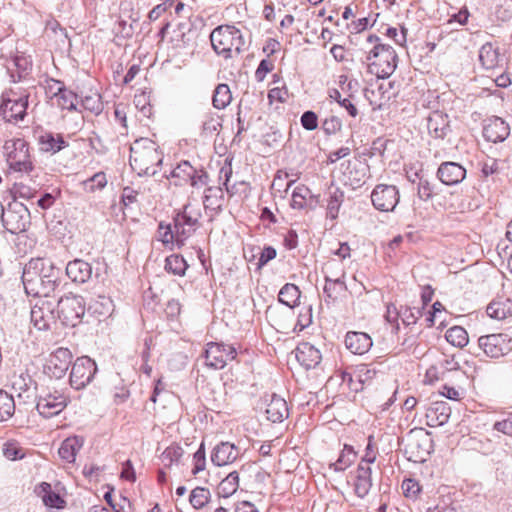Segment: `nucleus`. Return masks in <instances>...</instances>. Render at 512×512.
<instances>
[{"mask_svg":"<svg viewBox=\"0 0 512 512\" xmlns=\"http://www.w3.org/2000/svg\"><path fill=\"white\" fill-rule=\"evenodd\" d=\"M69 403L70 397L65 390L45 387L37 396L36 409L41 416L51 418L64 411Z\"/></svg>","mask_w":512,"mask_h":512,"instance_id":"6","label":"nucleus"},{"mask_svg":"<svg viewBox=\"0 0 512 512\" xmlns=\"http://www.w3.org/2000/svg\"><path fill=\"white\" fill-rule=\"evenodd\" d=\"M428 133L434 139H445L451 132L450 120L446 113L432 111L427 118Z\"/></svg>","mask_w":512,"mask_h":512,"instance_id":"20","label":"nucleus"},{"mask_svg":"<svg viewBox=\"0 0 512 512\" xmlns=\"http://www.w3.org/2000/svg\"><path fill=\"white\" fill-rule=\"evenodd\" d=\"M329 97L338 102V104L343 107L347 113L351 117H356L358 115V109L352 103L350 98H342L341 93L337 89L329 90Z\"/></svg>","mask_w":512,"mask_h":512,"instance_id":"53","label":"nucleus"},{"mask_svg":"<svg viewBox=\"0 0 512 512\" xmlns=\"http://www.w3.org/2000/svg\"><path fill=\"white\" fill-rule=\"evenodd\" d=\"M97 371L96 363L89 357L77 358L70 373V384L79 390L91 382Z\"/></svg>","mask_w":512,"mask_h":512,"instance_id":"14","label":"nucleus"},{"mask_svg":"<svg viewBox=\"0 0 512 512\" xmlns=\"http://www.w3.org/2000/svg\"><path fill=\"white\" fill-rule=\"evenodd\" d=\"M486 313L490 318L502 320L512 315V300L508 298H497L491 301L487 308Z\"/></svg>","mask_w":512,"mask_h":512,"instance_id":"35","label":"nucleus"},{"mask_svg":"<svg viewBox=\"0 0 512 512\" xmlns=\"http://www.w3.org/2000/svg\"><path fill=\"white\" fill-rule=\"evenodd\" d=\"M344 200V192L336 188L330 195L327 204V217L330 219H336L339 213V209Z\"/></svg>","mask_w":512,"mask_h":512,"instance_id":"50","label":"nucleus"},{"mask_svg":"<svg viewBox=\"0 0 512 512\" xmlns=\"http://www.w3.org/2000/svg\"><path fill=\"white\" fill-rule=\"evenodd\" d=\"M301 296L299 287L292 283H286L279 291L278 300L289 308L298 305Z\"/></svg>","mask_w":512,"mask_h":512,"instance_id":"37","label":"nucleus"},{"mask_svg":"<svg viewBox=\"0 0 512 512\" xmlns=\"http://www.w3.org/2000/svg\"><path fill=\"white\" fill-rule=\"evenodd\" d=\"M239 487V475L237 471L230 472L218 486V495L228 498L233 495Z\"/></svg>","mask_w":512,"mask_h":512,"instance_id":"42","label":"nucleus"},{"mask_svg":"<svg viewBox=\"0 0 512 512\" xmlns=\"http://www.w3.org/2000/svg\"><path fill=\"white\" fill-rule=\"evenodd\" d=\"M478 347L490 358L498 359L512 351V337L506 333H494L478 338Z\"/></svg>","mask_w":512,"mask_h":512,"instance_id":"10","label":"nucleus"},{"mask_svg":"<svg viewBox=\"0 0 512 512\" xmlns=\"http://www.w3.org/2000/svg\"><path fill=\"white\" fill-rule=\"evenodd\" d=\"M171 174L172 177L189 182L190 178L195 175V168L188 161H183L173 169Z\"/></svg>","mask_w":512,"mask_h":512,"instance_id":"55","label":"nucleus"},{"mask_svg":"<svg viewBox=\"0 0 512 512\" xmlns=\"http://www.w3.org/2000/svg\"><path fill=\"white\" fill-rule=\"evenodd\" d=\"M342 128V121L337 116H329L322 121L321 129L327 136H331L339 132Z\"/></svg>","mask_w":512,"mask_h":512,"instance_id":"57","label":"nucleus"},{"mask_svg":"<svg viewBox=\"0 0 512 512\" xmlns=\"http://www.w3.org/2000/svg\"><path fill=\"white\" fill-rule=\"evenodd\" d=\"M86 311L85 299L80 295L68 294L58 302V317L63 325L76 327L82 322Z\"/></svg>","mask_w":512,"mask_h":512,"instance_id":"8","label":"nucleus"},{"mask_svg":"<svg viewBox=\"0 0 512 512\" xmlns=\"http://www.w3.org/2000/svg\"><path fill=\"white\" fill-rule=\"evenodd\" d=\"M108 183L107 176L104 172H97L92 177L81 182L82 189L85 193L95 194L102 191Z\"/></svg>","mask_w":512,"mask_h":512,"instance_id":"40","label":"nucleus"},{"mask_svg":"<svg viewBox=\"0 0 512 512\" xmlns=\"http://www.w3.org/2000/svg\"><path fill=\"white\" fill-rule=\"evenodd\" d=\"M190 205L186 204L182 211L176 213L173 218V227L176 233V243L178 246L184 244L199 227L200 212H192L189 210Z\"/></svg>","mask_w":512,"mask_h":512,"instance_id":"11","label":"nucleus"},{"mask_svg":"<svg viewBox=\"0 0 512 512\" xmlns=\"http://www.w3.org/2000/svg\"><path fill=\"white\" fill-rule=\"evenodd\" d=\"M82 446V438L77 436L68 437L62 442L58 453L63 460L72 463L75 461L76 455L80 451Z\"/></svg>","mask_w":512,"mask_h":512,"instance_id":"36","label":"nucleus"},{"mask_svg":"<svg viewBox=\"0 0 512 512\" xmlns=\"http://www.w3.org/2000/svg\"><path fill=\"white\" fill-rule=\"evenodd\" d=\"M451 415V408L445 401H435L426 410L427 424L431 427L446 424Z\"/></svg>","mask_w":512,"mask_h":512,"instance_id":"26","label":"nucleus"},{"mask_svg":"<svg viewBox=\"0 0 512 512\" xmlns=\"http://www.w3.org/2000/svg\"><path fill=\"white\" fill-rule=\"evenodd\" d=\"M210 498L211 493L208 488L196 487L190 493L189 502L194 509L200 510L208 504Z\"/></svg>","mask_w":512,"mask_h":512,"instance_id":"47","label":"nucleus"},{"mask_svg":"<svg viewBox=\"0 0 512 512\" xmlns=\"http://www.w3.org/2000/svg\"><path fill=\"white\" fill-rule=\"evenodd\" d=\"M354 486L355 493L360 498H364L369 493L372 487V469L370 465L358 464Z\"/></svg>","mask_w":512,"mask_h":512,"instance_id":"29","label":"nucleus"},{"mask_svg":"<svg viewBox=\"0 0 512 512\" xmlns=\"http://www.w3.org/2000/svg\"><path fill=\"white\" fill-rule=\"evenodd\" d=\"M67 276L75 283H85L92 276L91 265L81 259L70 261L66 266Z\"/></svg>","mask_w":512,"mask_h":512,"instance_id":"28","label":"nucleus"},{"mask_svg":"<svg viewBox=\"0 0 512 512\" xmlns=\"http://www.w3.org/2000/svg\"><path fill=\"white\" fill-rule=\"evenodd\" d=\"M436 176L443 184L452 186L465 179L466 169L460 163L447 161L440 164Z\"/></svg>","mask_w":512,"mask_h":512,"instance_id":"18","label":"nucleus"},{"mask_svg":"<svg viewBox=\"0 0 512 512\" xmlns=\"http://www.w3.org/2000/svg\"><path fill=\"white\" fill-rule=\"evenodd\" d=\"M310 189L304 185L297 186L291 199V207L293 209H303L306 206V199L310 195Z\"/></svg>","mask_w":512,"mask_h":512,"instance_id":"51","label":"nucleus"},{"mask_svg":"<svg viewBox=\"0 0 512 512\" xmlns=\"http://www.w3.org/2000/svg\"><path fill=\"white\" fill-rule=\"evenodd\" d=\"M401 488L403 490L405 497L407 498H416L421 491L419 483L411 478L405 479L402 482Z\"/></svg>","mask_w":512,"mask_h":512,"instance_id":"59","label":"nucleus"},{"mask_svg":"<svg viewBox=\"0 0 512 512\" xmlns=\"http://www.w3.org/2000/svg\"><path fill=\"white\" fill-rule=\"evenodd\" d=\"M54 86L56 91L52 96L53 103L63 110H74L78 101L77 95L71 90L66 89L59 81H53V85L49 87V90L51 91Z\"/></svg>","mask_w":512,"mask_h":512,"instance_id":"25","label":"nucleus"},{"mask_svg":"<svg viewBox=\"0 0 512 512\" xmlns=\"http://www.w3.org/2000/svg\"><path fill=\"white\" fill-rule=\"evenodd\" d=\"M501 56L497 47L492 43L483 44L479 50V61L483 68L490 70L498 67L501 62Z\"/></svg>","mask_w":512,"mask_h":512,"instance_id":"33","label":"nucleus"},{"mask_svg":"<svg viewBox=\"0 0 512 512\" xmlns=\"http://www.w3.org/2000/svg\"><path fill=\"white\" fill-rule=\"evenodd\" d=\"M371 202L380 212H393L399 203L400 192L395 185L378 184L371 192Z\"/></svg>","mask_w":512,"mask_h":512,"instance_id":"13","label":"nucleus"},{"mask_svg":"<svg viewBox=\"0 0 512 512\" xmlns=\"http://www.w3.org/2000/svg\"><path fill=\"white\" fill-rule=\"evenodd\" d=\"M194 467L192 469V474L197 475L202 472L206 467V452H205V444L202 442L198 448V450L193 455Z\"/></svg>","mask_w":512,"mask_h":512,"instance_id":"58","label":"nucleus"},{"mask_svg":"<svg viewBox=\"0 0 512 512\" xmlns=\"http://www.w3.org/2000/svg\"><path fill=\"white\" fill-rule=\"evenodd\" d=\"M44 260L36 259L30 261L23 271V284L28 295L47 298L56 288V279L52 274H41L39 271L43 269Z\"/></svg>","mask_w":512,"mask_h":512,"instance_id":"2","label":"nucleus"},{"mask_svg":"<svg viewBox=\"0 0 512 512\" xmlns=\"http://www.w3.org/2000/svg\"><path fill=\"white\" fill-rule=\"evenodd\" d=\"M28 96L16 99L4 98L0 105V115L7 122L22 120L26 115Z\"/></svg>","mask_w":512,"mask_h":512,"instance_id":"16","label":"nucleus"},{"mask_svg":"<svg viewBox=\"0 0 512 512\" xmlns=\"http://www.w3.org/2000/svg\"><path fill=\"white\" fill-rule=\"evenodd\" d=\"M203 356L207 367L220 370L236 358L237 351L230 344L209 342L206 344Z\"/></svg>","mask_w":512,"mask_h":512,"instance_id":"9","label":"nucleus"},{"mask_svg":"<svg viewBox=\"0 0 512 512\" xmlns=\"http://www.w3.org/2000/svg\"><path fill=\"white\" fill-rule=\"evenodd\" d=\"M238 457L237 447L230 442L217 444L211 452V462L216 466H225L234 462Z\"/></svg>","mask_w":512,"mask_h":512,"instance_id":"24","label":"nucleus"},{"mask_svg":"<svg viewBox=\"0 0 512 512\" xmlns=\"http://www.w3.org/2000/svg\"><path fill=\"white\" fill-rule=\"evenodd\" d=\"M345 271L343 268L340 269L339 276L332 278L329 275H325V285L323 293L325 295V301H335L339 295L347 291V285L345 282Z\"/></svg>","mask_w":512,"mask_h":512,"instance_id":"27","label":"nucleus"},{"mask_svg":"<svg viewBox=\"0 0 512 512\" xmlns=\"http://www.w3.org/2000/svg\"><path fill=\"white\" fill-rule=\"evenodd\" d=\"M30 213L26 207L20 205L18 207L9 208L5 212L3 223L6 229L12 234L25 232L29 225Z\"/></svg>","mask_w":512,"mask_h":512,"instance_id":"15","label":"nucleus"},{"mask_svg":"<svg viewBox=\"0 0 512 512\" xmlns=\"http://www.w3.org/2000/svg\"><path fill=\"white\" fill-rule=\"evenodd\" d=\"M232 101V93L227 84H218L213 92L212 104L213 107L222 110L225 109Z\"/></svg>","mask_w":512,"mask_h":512,"instance_id":"39","label":"nucleus"},{"mask_svg":"<svg viewBox=\"0 0 512 512\" xmlns=\"http://www.w3.org/2000/svg\"><path fill=\"white\" fill-rule=\"evenodd\" d=\"M44 36L56 45L64 44L67 39L66 30L62 28L56 20H51L46 23Z\"/></svg>","mask_w":512,"mask_h":512,"instance_id":"41","label":"nucleus"},{"mask_svg":"<svg viewBox=\"0 0 512 512\" xmlns=\"http://www.w3.org/2000/svg\"><path fill=\"white\" fill-rule=\"evenodd\" d=\"M213 50L225 59L233 57V52L239 55L245 45L241 31L235 26L221 25L210 34Z\"/></svg>","mask_w":512,"mask_h":512,"instance_id":"3","label":"nucleus"},{"mask_svg":"<svg viewBox=\"0 0 512 512\" xmlns=\"http://www.w3.org/2000/svg\"><path fill=\"white\" fill-rule=\"evenodd\" d=\"M421 316L419 309H414L408 306H401L399 309V318L405 326L413 325Z\"/></svg>","mask_w":512,"mask_h":512,"instance_id":"56","label":"nucleus"},{"mask_svg":"<svg viewBox=\"0 0 512 512\" xmlns=\"http://www.w3.org/2000/svg\"><path fill=\"white\" fill-rule=\"evenodd\" d=\"M301 125L308 131H313L318 127L317 114L311 110L305 111L300 118Z\"/></svg>","mask_w":512,"mask_h":512,"instance_id":"60","label":"nucleus"},{"mask_svg":"<svg viewBox=\"0 0 512 512\" xmlns=\"http://www.w3.org/2000/svg\"><path fill=\"white\" fill-rule=\"evenodd\" d=\"M340 378H341L342 383L347 384L348 388L351 391L359 392L362 390V386H359L358 380L356 379L355 371L352 373V372L343 370L340 372Z\"/></svg>","mask_w":512,"mask_h":512,"instance_id":"63","label":"nucleus"},{"mask_svg":"<svg viewBox=\"0 0 512 512\" xmlns=\"http://www.w3.org/2000/svg\"><path fill=\"white\" fill-rule=\"evenodd\" d=\"M15 412V402L12 395L0 389V422L10 419Z\"/></svg>","mask_w":512,"mask_h":512,"instance_id":"45","label":"nucleus"},{"mask_svg":"<svg viewBox=\"0 0 512 512\" xmlns=\"http://www.w3.org/2000/svg\"><path fill=\"white\" fill-rule=\"evenodd\" d=\"M418 178L417 184V195L423 201H428L432 199L435 194V184L432 183L428 178L420 175L418 173L415 174Z\"/></svg>","mask_w":512,"mask_h":512,"instance_id":"49","label":"nucleus"},{"mask_svg":"<svg viewBox=\"0 0 512 512\" xmlns=\"http://www.w3.org/2000/svg\"><path fill=\"white\" fill-rule=\"evenodd\" d=\"M3 153L9 168L15 172L30 173L34 169L29 145L23 138L5 141Z\"/></svg>","mask_w":512,"mask_h":512,"instance_id":"5","label":"nucleus"},{"mask_svg":"<svg viewBox=\"0 0 512 512\" xmlns=\"http://www.w3.org/2000/svg\"><path fill=\"white\" fill-rule=\"evenodd\" d=\"M267 419L273 423L282 422L288 417L289 411L284 398L273 394L265 410Z\"/></svg>","mask_w":512,"mask_h":512,"instance_id":"30","label":"nucleus"},{"mask_svg":"<svg viewBox=\"0 0 512 512\" xmlns=\"http://www.w3.org/2000/svg\"><path fill=\"white\" fill-rule=\"evenodd\" d=\"M134 106L140 116L136 115L139 121L144 118L149 119L152 114V106L150 104V96L146 92L142 91L134 95L133 99Z\"/></svg>","mask_w":512,"mask_h":512,"instance_id":"43","label":"nucleus"},{"mask_svg":"<svg viewBox=\"0 0 512 512\" xmlns=\"http://www.w3.org/2000/svg\"><path fill=\"white\" fill-rule=\"evenodd\" d=\"M158 233L160 235V240L164 244H169V243L173 244L174 241L176 242L175 228L171 224L166 225V226L160 224Z\"/></svg>","mask_w":512,"mask_h":512,"instance_id":"64","label":"nucleus"},{"mask_svg":"<svg viewBox=\"0 0 512 512\" xmlns=\"http://www.w3.org/2000/svg\"><path fill=\"white\" fill-rule=\"evenodd\" d=\"M38 145L41 151L55 154L65 148L67 143L62 135L45 132L39 136Z\"/></svg>","mask_w":512,"mask_h":512,"instance_id":"34","label":"nucleus"},{"mask_svg":"<svg viewBox=\"0 0 512 512\" xmlns=\"http://www.w3.org/2000/svg\"><path fill=\"white\" fill-rule=\"evenodd\" d=\"M355 376L358 380L359 386L364 387L365 384L370 383L376 376V370L370 365L361 364L355 368Z\"/></svg>","mask_w":512,"mask_h":512,"instance_id":"52","label":"nucleus"},{"mask_svg":"<svg viewBox=\"0 0 512 512\" xmlns=\"http://www.w3.org/2000/svg\"><path fill=\"white\" fill-rule=\"evenodd\" d=\"M297 361L307 370L316 368L321 360V352L308 342L300 343L296 348Z\"/></svg>","mask_w":512,"mask_h":512,"instance_id":"22","label":"nucleus"},{"mask_svg":"<svg viewBox=\"0 0 512 512\" xmlns=\"http://www.w3.org/2000/svg\"><path fill=\"white\" fill-rule=\"evenodd\" d=\"M356 456L357 454L354 451V448L348 444H345L338 459L331 463L329 468L336 472H342L352 465L356 459Z\"/></svg>","mask_w":512,"mask_h":512,"instance_id":"38","label":"nucleus"},{"mask_svg":"<svg viewBox=\"0 0 512 512\" xmlns=\"http://www.w3.org/2000/svg\"><path fill=\"white\" fill-rule=\"evenodd\" d=\"M373 345L371 337L364 332L349 331L345 336V346L353 354L363 355Z\"/></svg>","mask_w":512,"mask_h":512,"instance_id":"23","label":"nucleus"},{"mask_svg":"<svg viewBox=\"0 0 512 512\" xmlns=\"http://www.w3.org/2000/svg\"><path fill=\"white\" fill-rule=\"evenodd\" d=\"M371 72H374L378 78H389L397 67L398 55L394 48L388 44H376L367 55V60L371 61Z\"/></svg>","mask_w":512,"mask_h":512,"instance_id":"7","label":"nucleus"},{"mask_svg":"<svg viewBox=\"0 0 512 512\" xmlns=\"http://www.w3.org/2000/svg\"><path fill=\"white\" fill-rule=\"evenodd\" d=\"M341 168V181L345 186H349L351 189L355 190L364 184L366 168L361 163L348 160L341 164Z\"/></svg>","mask_w":512,"mask_h":512,"instance_id":"17","label":"nucleus"},{"mask_svg":"<svg viewBox=\"0 0 512 512\" xmlns=\"http://www.w3.org/2000/svg\"><path fill=\"white\" fill-rule=\"evenodd\" d=\"M402 443L406 458L414 463L425 462L434 449L431 433L423 428L411 430Z\"/></svg>","mask_w":512,"mask_h":512,"instance_id":"4","label":"nucleus"},{"mask_svg":"<svg viewBox=\"0 0 512 512\" xmlns=\"http://www.w3.org/2000/svg\"><path fill=\"white\" fill-rule=\"evenodd\" d=\"M187 268L188 264L181 255L172 254L165 260V270L174 275L183 276Z\"/></svg>","mask_w":512,"mask_h":512,"instance_id":"46","label":"nucleus"},{"mask_svg":"<svg viewBox=\"0 0 512 512\" xmlns=\"http://www.w3.org/2000/svg\"><path fill=\"white\" fill-rule=\"evenodd\" d=\"M510 134L509 125L500 117L493 116L488 119L487 124L483 128V136L490 142H502Z\"/></svg>","mask_w":512,"mask_h":512,"instance_id":"21","label":"nucleus"},{"mask_svg":"<svg viewBox=\"0 0 512 512\" xmlns=\"http://www.w3.org/2000/svg\"><path fill=\"white\" fill-rule=\"evenodd\" d=\"M30 315L36 329L46 330L53 320V306L51 302L39 299L32 307Z\"/></svg>","mask_w":512,"mask_h":512,"instance_id":"19","label":"nucleus"},{"mask_svg":"<svg viewBox=\"0 0 512 512\" xmlns=\"http://www.w3.org/2000/svg\"><path fill=\"white\" fill-rule=\"evenodd\" d=\"M4 456L11 461L25 457V450L16 441H9L3 445Z\"/></svg>","mask_w":512,"mask_h":512,"instance_id":"54","label":"nucleus"},{"mask_svg":"<svg viewBox=\"0 0 512 512\" xmlns=\"http://www.w3.org/2000/svg\"><path fill=\"white\" fill-rule=\"evenodd\" d=\"M446 340L455 347H464L468 344L467 331L461 326H453L445 333Z\"/></svg>","mask_w":512,"mask_h":512,"instance_id":"44","label":"nucleus"},{"mask_svg":"<svg viewBox=\"0 0 512 512\" xmlns=\"http://www.w3.org/2000/svg\"><path fill=\"white\" fill-rule=\"evenodd\" d=\"M36 492L47 507L56 509L65 507L66 502L64 498L59 493L55 492L49 483L42 482L37 487Z\"/></svg>","mask_w":512,"mask_h":512,"instance_id":"31","label":"nucleus"},{"mask_svg":"<svg viewBox=\"0 0 512 512\" xmlns=\"http://www.w3.org/2000/svg\"><path fill=\"white\" fill-rule=\"evenodd\" d=\"M493 430L512 437V413H509L501 420L493 424Z\"/></svg>","mask_w":512,"mask_h":512,"instance_id":"61","label":"nucleus"},{"mask_svg":"<svg viewBox=\"0 0 512 512\" xmlns=\"http://www.w3.org/2000/svg\"><path fill=\"white\" fill-rule=\"evenodd\" d=\"M72 353L68 348L59 347L44 359L43 372L51 378H62L72 362Z\"/></svg>","mask_w":512,"mask_h":512,"instance_id":"12","label":"nucleus"},{"mask_svg":"<svg viewBox=\"0 0 512 512\" xmlns=\"http://www.w3.org/2000/svg\"><path fill=\"white\" fill-rule=\"evenodd\" d=\"M11 193L13 194L14 198L20 197L24 199H30L34 196V190L22 182L15 183L11 188Z\"/></svg>","mask_w":512,"mask_h":512,"instance_id":"62","label":"nucleus"},{"mask_svg":"<svg viewBox=\"0 0 512 512\" xmlns=\"http://www.w3.org/2000/svg\"><path fill=\"white\" fill-rule=\"evenodd\" d=\"M224 203V191L220 186H210L206 188L203 196V205L205 210H211L215 213L222 211Z\"/></svg>","mask_w":512,"mask_h":512,"instance_id":"32","label":"nucleus"},{"mask_svg":"<svg viewBox=\"0 0 512 512\" xmlns=\"http://www.w3.org/2000/svg\"><path fill=\"white\" fill-rule=\"evenodd\" d=\"M184 450L178 444L168 446L161 454L160 459L165 467L169 468L174 463H178L183 456Z\"/></svg>","mask_w":512,"mask_h":512,"instance_id":"48","label":"nucleus"},{"mask_svg":"<svg viewBox=\"0 0 512 512\" xmlns=\"http://www.w3.org/2000/svg\"><path fill=\"white\" fill-rule=\"evenodd\" d=\"M162 163V155L157 145L149 138H138L130 144V168L139 176H153Z\"/></svg>","mask_w":512,"mask_h":512,"instance_id":"1","label":"nucleus"}]
</instances>
